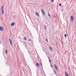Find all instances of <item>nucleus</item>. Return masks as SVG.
<instances>
[{
    "label": "nucleus",
    "instance_id": "nucleus-10",
    "mask_svg": "<svg viewBox=\"0 0 76 76\" xmlns=\"http://www.w3.org/2000/svg\"><path fill=\"white\" fill-rule=\"evenodd\" d=\"M49 48H50V50L51 51L53 52V49H52V48H51V47H49Z\"/></svg>",
    "mask_w": 76,
    "mask_h": 76
},
{
    "label": "nucleus",
    "instance_id": "nucleus-8",
    "mask_svg": "<svg viewBox=\"0 0 76 76\" xmlns=\"http://www.w3.org/2000/svg\"><path fill=\"white\" fill-rule=\"evenodd\" d=\"M36 65L37 66V67H39V64L38 63H36Z\"/></svg>",
    "mask_w": 76,
    "mask_h": 76
},
{
    "label": "nucleus",
    "instance_id": "nucleus-11",
    "mask_svg": "<svg viewBox=\"0 0 76 76\" xmlns=\"http://www.w3.org/2000/svg\"><path fill=\"white\" fill-rule=\"evenodd\" d=\"M65 76H69V75L67 74V72L66 71L65 72Z\"/></svg>",
    "mask_w": 76,
    "mask_h": 76
},
{
    "label": "nucleus",
    "instance_id": "nucleus-1",
    "mask_svg": "<svg viewBox=\"0 0 76 76\" xmlns=\"http://www.w3.org/2000/svg\"><path fill=\"white\" fill-rule=\"evenodd\" d=\"M1 13H2V15H3V14H4V9L3 6H2Z\"/></svg>",
    "mask_w": 76,
    "mask_h": 76
},
{
    "label": "nucleus",
    "instance_id": "nucleus-28",
    "mask_svg": "<svg viewBox=\"0 0 76 76\" xmlns=\"http://www.w3.org/2000/svg\"><path fill=\"white\" fill-rule=\"evenodd\" d=\"M1 44V42L0 41V44Z\"/></svg>",
    "mask_w": 76,
    "mask_h": 76
},
{
    "label": "nucleus",
    "instance_id": "nucleus-16",
    "mask_svg": "<svg viewBox=\"0 0 76 76\" xmlns=\"http://www.w3.org/2000/svg\"><path fill=\"white\" fill-rule=\"evenodd\" d=\"M26 38H24V41H26Z\"/></svg>",
    "mask_w": 76,
    "mask_h": 76
},
{
    "label": "nucleus",
    "instance_id": "nucleus-5",
    "mask_svg": "<svg viewBox=\"0 0 76 76\" xmlns=\"http://www.w3.org/2000/svg\"><path fill=\"white\" fill-rule=\"evenodd\" d=\"M71 19L72 22V21H73V19H74V18H73V16H71Z\"/></svg>",
    "mask_w": 76,
    "mask_h": 76
},
{
    "label": "nucleus",
    "instance_id": "nucleus-27",
    "mask_svg": "<svg viewBox=\"0 0 76 76\" xmlns=\"http://www.w3.org/2000/svg\"><path fill=\"white\" fill-rule=\"evenodd\" d=\"M57 42H56V45H57Z\"/></svg>",
    "mask_w": 76,
    "mask_h": 76
},
{
    "label": "nucleus",
    "instance_id": "nucleus-19",
    "mask_svg": "<svg viewBox=\"0 0 76 76\" xmlns=\"http://www.w3.org/2000/svg\"><path fill=\"white\" fill-rule=\"evenodd\" d=\"M52 0V3H53L54 2V0Z\"/></svg>",
    "mask_w": 76,
    "mask_h": 76
},
{
    "label": "nucleus",
    "instance_id": "nucleus-21",
    "mask_svg": "<svg viewBox=\"0 0 76 76\" xmlns=\"http://www.w3.org/2000/svg\"><path fill=\"white\" fill-rule=\"evenodd\" d=\"M44 28H45V29H46V26H44Z\"/></svg>",
    "mask_w": 76,
    "mask_h": 76
},
{
    "label": "nucleus",
    "instance_id": "nucleus-26",
    "mask_svg": "<svg viewBox=\"0 0 76 76\" xmlns=\"http://www.w3.org/2000/svg\"><path fill=\"white\" fill-rule=\"evenodd\" d=\"M48 58H49V59H50V57H48Z\"/></svg>",
    "mask_w": 76,
    "mask_h": 76
},
{
    "label": "nucleus",
    "instance_id": "nucleus-15",
    "mask_svg": "<svg viewBox=\"0 0 76 76\" xmlns=\"http://www.w3.org/2000/svg\"><path fill=\"white\" fill-rule=\"evenodd\" d=\"M48 15L50 18H51V16H50V14L49 13H48Z\"/></svg>",
    "mask_w": 76,
    "mask_h": 76
},
{
    "label": "nucleus",
    "instance_id": "nucleus-2",
    "mask_svg": "<svg viewBox=\"0 0 76 76\" xmlns=\"http://www.w3.org/2000/svg\"><path fill=\"white\" fill-rule=\"evenodd\" d=\"M9 41H10V45H11V46H13V44H12V40L10 39H9Z\"/></svg>",
    "mask_w": 76,
    "mask_h": 76
},
{
    "label": "nucleus",
    "instance_id": "nucleus-25",
    "mask_svg": "<svg viewBox=\"0 0 76 76\" xmlns=\"http://www.w3.org/2000/svg\"><path fill=\"white\" fill-rule=\"evenodd\" d=\"M69 70H70V67H69Z\"/></svg>",
    "mask_w": 76,
    "mask_h": 76
},
{
    "label": "nucleus",
    "instance_id": "nucleus-29",
    "mask_svg": "<svg viewBox=\"0 0 76 76\" xmlns=\"http://www.w3.org/2000/svg\"><path fill=\"white\" fill-rule=\"evenodd\" d=\"M24 38H26V37H24Z\"/></svg>",
    "mask_w": 76,
    "mask_h": 76
},
{
    "label": "nucleus",
    "instance_id": "nucleus-17",
    "mask_svg": "<svg viewBox=\"0 0 76 76\" xmlns=\"http://www.w3.org/2000/svg\"><path fill=\"white\" fill-rule=\"evenodd\" d=\"M49 62H50V63H51V60L50 59H49Z\"/></svg>",
    "mask_w": 76,
    "mask_h": 76
},
{
    "label": "nucleus",
    "instance_id": "nucleus-3",
    "mask_svg": "<svg viewBox=\"0 0 76 76\" xmlns=\"http://www.w3.org/2000/svg\"><path fill=\"white\" fill-rule=\"evenodd\" d=\"M41 11L42 12L43 15H44V16H45V12H44V10H43L42 9H41Z\"/></svg>",
    "mask_w": 76,
    "mask_h": 76
},
{
    "label": "nucleus",
    "instance_id": "nucleus-4",
    "mask_svg": "<svg viewBox=\"0 0 76 76\" xmlns=\"http://www.w3.org/2000/svg\"><path fill=\"white\" fill-rule=\"evenodd\" d=\"M4 30V28L0 26V31H3Z\"/></svg>",
    "mask_w": 76,
    "mask_h": 76
},
{
    "label": "nucleus",
    "instance_id": "nucleus-24",
    "mask_svg": "<svg viewBox=\"0 0 76 76\" xmlns=\"http://www.w3.org/2000/svg\"><path fill=\"white\" fill-rule=\"evenodd\" d=\"M40 64L41 66H42V64L41 63H40Z\"/></svg>",
    "mask_w": 76,
    "mask_h": 76
},
{
    "label": "nucleus",
    "instance_id": "nucleus-22",
    "mask_svg": "<svg viewBox=\"0 0 76 76\" xmlns=\"http://www.w3.org/2000/svg\"><path fill=\"white\" fill-rule=\"evenodd\" d=\"M28 41H32V40L31 39H29L28 40Z\"/></svg>",
    "mask_w": 76,
    "mask_h": 76
},
{
    "label": "nucleus",
    "instance_id": "nucleus-18",
    "mask_svg": "<svg viewBox=\"0 0 76 76\" xmlns=\"http://www.w3.org/2000/svg\"><path fill=\"white\" fill-rule=\"evenodd\" d=\"M59 6H60V7L61 6V4H60L59 5Z\"/></svg>",
    "mask_w": 76,
    "mask_h": 76
},
{
    "label": "nucleus",
    "instance_id": "nucleus-30",
    "mask_svg": "<svg viewBox=\"0 0 76 76\" xmlns=\"http://www.w3.org/2000/svg\"><path fill=\"white\" fill-rule=\"evenodd\" d=\"M25 44H26V43H25Z\"/></svg>",
    "mask_w": 76,
    "mask_h": 76
},
{
    "label": "nucleus",
    "instance_id": "nucleus-14",
    "mask_svg": "<svg viewBox=\"0 0 76 76\" xmlns=\"http://www.w3.org/2000/svg\"><path fill=\"white\" fill-rule=\"evenodd\" d=\"M46 42H48V39H46Z\"/></svg>",
    "mask_w": 76,
    "mask_h": 76
},
{
    "label": "nucleus",
    "instance_id": "nucleus-20",
    "mask_svg": "<svg viewBox=\"0 0 76 76\" xmlns=\"http://www.w3.org/2000/svg\"><path fill=\"white\" fill-rule=\"evenodd\" d=\"M51 67H52V68L53 67V65H51Z\"/></svg>",
    "mask_w": 76,
    "mask_h": 76
},
{
    "label": "nucleus",
    "instance_id": "nucleus-9",
    "mask_svg": "<svg viewBox=\"0 0 76 76\" xmlns=\"http://www.w3.org/2000/svg\"><path fill=\"white\" fill-rule=\"evenodd\" d=\"M36 15L38 16V17H39V14H38V12H37L36 13Z\"/></svg>",
    "mask_w": 76,
    "mask_h": 76
},
{
    "label": "nucleus",
    "instance_id": "nucleus-7",
    "mask_svg": "<svg viewBox=\"0 0 76 76\" xmlns=\"http://www.w3.org/2000/svg\"><path fill=\"white\" fill-rule=\"evenodd\" d=\"M15 25V23H12L11 24V26H14Z\"/></svg>",
    "mask_w": 76,
    "mask_h": 76
},
{
    "label": "nucleus",
    "instance_id": "nucleus-13",
    "mask_svg": "<svg viewBox=\"0 0 76 76\" xmlns=\"http://www.w3.org/2000/svg\"><path fill=\"white\" fill-rule=\"evenodd\" d=\"M64 37H65V38H66V37H67V34H64Z\"/></svg>",
    "mask_w": 76,
    "mask_h": 76
},
{
    "label": "nucleus",
    "instance_id": "nucleus-23",
    "mask_svg": "<svg viewBox=\"0 0 76 76\" xmlns=\"http://www.w3.org/2000/svg\"><path fill=\"white\" fill-rule=\"evenodd\" d=\"M54 72H55V74H56V72L55 71H54Z\"/></svg>",
    "mask_w": 76,
    "mask_h": 76
},
{
    "label": "nucleus",
    "instance_id": "nucleus-6",
    "mask_svg": "<svg viewBox=\"0 0 76 76\" xmlns=\"http://www.w3.org/2000/svg\"><path fill=\"white\" fill-rule=\"evenodd\" d=\"M54 66L56 69L57 70H58V68H57V66H56V65L55 64L54 65Z\"/></svg>",
    "mask_w": 76,
    "mask_h": 76
},
{
    "label": "nucleus",
    "instance_id": "nucleus-12",
    "mask_svg": "<svg viewBox=\"0 0 76 76\" xmlns=\"http://www.w3.org/2000/svg\"><path fill=\"white\" fill-rule=\"evenodd\" d=\"M5 53L6 54H7V50H5Z\"/></svg>",
    "mask_w": 76,
    "mask_h": 76
}]
</instances>
